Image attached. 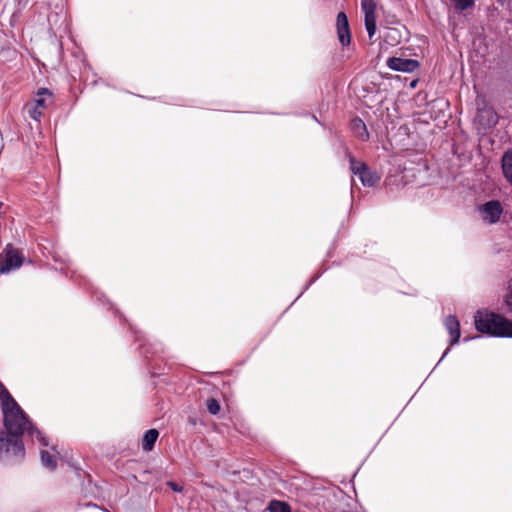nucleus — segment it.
<instances>
[{
	"mask_svg": "<svg viewBox=\"0 0 512 512\" xmlns=\"http://www.w3.org/2000/svg\"><path fill=\"white\" fill-rule=\"evenodd\" d=\"M0 401L3 413V423L6 433L0 435V457L9 454L24 456L22 435L27 432L36 438L42 446H48V439L33 426L26 413L11 396L6 387L0 383Z\"/></svg>",
	"mask_w": 512,
	"mask_h": 512,
	"instance_id": "nucleus-1",
	"label": "nucleus"
},
{
	"mask_svg": "<svg viewBox=\"0 0 512 512\" xmlns=\"http://www.w3.org/2000/svg\"><path fill=\"white\" fill-rule=\"evenodd\" d=\"M474 324L480 333L499 338H512V321L500 314L479 310L474 316Z\"/></svg>",
	"mask_w": 512,
	"mask_h": 512,
	"instance_id": "nucleus-2",
	"label": "nucleus"
},
{
	"mask_svg": "<svg viewBox=\"0 0 512 512\" xmlns=\"http://www.w3.org/2000/svg\"><path fill=\"white\" fill-rule=\"evenodd\" d=\"M350 168L364 186L374 187L380 181V175L377 172L369 169L365 163L356 161L352 156L350 157Z\"/></svg>",
	"mask_w": 512,
	"mask_h": 512,
	"instance_id": "nucleus-3",
	"label": "nucleus"
},
{
	"mask_svg": "<svg viewBox=\"0 0 512 512\" xmlns=\"http://www.w3.org/2000/svg\"><path fill=\"white\" fill-rule=\"evenodd\" d=\"M481 219L487 224H495L500 220L503 207L500 201L491 200L479 207Z\"/></svg>",
	"mask_w": 512,
	"mask_h": 512,
	"instance_id": "nucleus-4",
	"label": "nucleus"
},
{
	"mask_svg": "<svg viewBox=\"0 0 512 512\" xmlns=\"http://www.w3.org/2000/svg\"><path fill=\"white\" fill-rule=\"evenodd\" d=\"M46 97L51 98L52 94L49 90L42 88L38 91L35 100L26 105L27 113L32 119L38 121L41 118L43 110L47 106Z\"/></svg>",
	"mask_w": 512,
	"mask_h": 512,
	"instance_id": "nucleus-5",
	"label": "nucleus"
},
{
	"mask_svg": "<svg viewBox=\"0 0 512 512\" xmlns=\"http://www.w3.org/2000/svg\"><path fill=\"white\" fill-rule=\"evenodd\" d=\"M22 261L23 258L21 253L18 250L7 246L5 249L4 260L0 263V272L8 273L11 270L18 269L22 265Z\"/></svg>",
	"mask_w": 512,
	"mask_h": 512,
	"instance_id": "nucleus-6",
	"label": "nucleus"
},
{
	"mask_svg": "<svg viewBox=\"0 0 512 512\" xmlns=\"http://www.w3.org/2000/svg\"><path fill=\"white\" fill-rule=\"evenodd\" d=\"M361 7L365 15V27L370 38L376 32V4L373 0H362Z\"/></svg>",
	"mask_w": 512,
	"mask_h": 512,
	"instance_id": "nucleus-7",
	"label": "nucleus"
},
{
	"mask_svg": "<svg viewBox=\"0 0 512 512\" xmlns=\"http://www.w3.org/2000/svg\"><path fill=\"white\" fill-rule=\"evenodd\" d=\"M336 28L339 42L343 46H348L351 42V34L348 18L344 12H340L336 19Z\"/></svg>",
	"mask_w": 512,
	"mask_h": 512,
	"instance_id": "nucleus-8",
	"label": "nucleus"
},
{
	"mask_svg": "<svg viewBox=\"0 0 512 512\" xmlns=\"http://www.w3.org/2000/svg\"><path fill=\"white\" fill-rule=\"evenodd\" d=\"M387 66L395 71L413 72L419 66L418 61L413 59H403L399 57H391L387 60Z\"/></svg>",
	"mask_w": 512,
	"mask_h": 512,
	"instance_id": "nucleus-9",
	"label": "nucleus"
},
{
	"mask_svg": "<svg viewBox=\"0 0 512 512\" xmlns=\"http://www.w3.org/2000/svg\"><path fill=\"white\" fill-rule=\"evenodd\" d=\"M476 121L483 126V128H490L497 124L498 116L490 107L479 109L476 115Z\"/></svg>",
	"mask_w": 512,
	"mask_h": 512,
	"instance_id": "nucleus-10",
	"label": "nucleus"
},
{
	"mask_svg": "<svg viewBox=\"0 0 512 512\" xmlns=\"http://www.w3.org/2000/svg\"><path fill=\"white\" fill-rule=\"evenodd\" d=\"M444 326L450 335V346H453L459 342L461 335L460 323L456 316L449 315L444 320Z\"/></svg>",
	"mask_w": 512,
	"mask_h": 512,
	"instance_id": "nucleus-11",
	"label": "nucleus"
},
{
	"mask_svg": "<svg viewBox=\"0 0 512 512\" xmlns=\"http://www.w3.org/2000/svg\"><path fill=\"white\" fill-rule=\"evenodd\" d=\"M351 129L353 133L362 141H366L369 138V133L365 123L360 118H354L351 120Z\"/></svg>",
	"mask_w": 512,
	"mask_h": 512,
	"instance_id": "nucleus-12",
	"label": "nucleus"
},
{
	"mask_svg": "<svg viewBox=\"0 0 512 512\" xmlns=\"http://www.w3.org/2000/svg\"><path fill=\"white\" fill-rule=\"evenodd\" d=\"M502 170L507 181L512 185V148L502 156Z\"/></svg>",
	"mask_w": 512,
	"mask_h": 512,
	"instance_id": "nucleus-13",
	"label": "nucleus"
},
{
	"mask_svg": "<svg viewBox=\"0 0 512 512\" xmlns=\"http://www.w3.org/2000/svg\"><path fill=\"white\" fill-rule=\"evenodd\" d=\"M158 436L159 432L156 429H150L146 431L142 439L143 450L146 452L151 451L155 445Z\"/></svg>",
	"mask_w": 512,
	"mask_h": 512,
	"instance_id": "nucleus-14",
	"label": "nucleus"
},
{
	"mask_svg": "<svg viewBox=\"0 0 512 512\" xmlns=\"http://www.w3.org/2000/svg\"><path fill=\"white\" fill-rule=\"evenodd\" d=\"M267 510L269 512H291L290 506L286 502L279 500L270 501Z\"/></svg>",
	"mask_w": 512,
	"mask_h": 512,
	"instance_id": "nucleus-15",
	"label": "nucleus"
},
{
	"mask_svg": "<svg viewBox=\"0 0 512 512\" xmlns=\"http://www.w3.org/2000/svg\"><path fill=\"white\" fill-rule=\"evenodd\" d=\"M41 462L43 466H45L48 469H55L56 467V460L53 455H51L49 452L42 450L40 453Z\"/></svg>",
	"mask_w": 512,
	"mask_h": 512,
	"instance_id": "nucleus-16",
	"label": "nucleus"
},
{
	"mask_svg": "<svg viewBox=\"0 0 512 512\" xmlns=\"http://www.w3.org/2000/svg\"><path fill=\"white\" fill-rule=\"evenodd\" d=\"M206 405H207V409L210 414L217 415L219 413L220 404L216 399H214V398L208 399Z\"/></svg>",
	"mask_w": 512,
	"mask_h": 512,
	"instance_id": "nucleus-17",
	"label": "nucleus"
},
{
	"mask_svg": "<svg viewBox=\"0 0 512 512\" xmlns=\"http://www.w3.org/2000/svg\"><path fill=\"white\" fill-rule=\"evenodd\" d=\"M455 7L458 10H465L473 4V0H454Z\"/></svg>",
	"mask_w": 512,
	"mask_h": 512,
	"instance_id": "nucleus-18",
	"label": "nucleus"
},
{
	"mask_svg": "<svg viewBox=\"0 0 512 512\" xmlns=\"http://www.w3.org/2000/svg\"><path fill=\"white\" fill-rule=\"evenodd\" d=\"M167 485L175 492H182L183 488L175 482H168Z\"/></svg>",
	"mask_w": 512,
	"mask_h": 512,
	"instance_id": "nucleus-19",
	"label": "nucleus"
},
{
	"mask_svg": "<svg viewBox=\"0 0 512 512\" xmlns=\"http://www.w3.org/2000/svg\"><path fill=\"white\" fill-rule=\"evenodd\" d=\"M507 303H508L509 305H512V288H511V292H510V294H509V296H508Z\"/></svg>",
	"mask_w": 512,
	"mask_h": 512,
	"instance_id": "nucleus-20",
	"label": "nucleus"
},
{
	"mask_svg": "<svg viewBox=\"0 0 512 512\" xmlns=\"http://www.w3.org/2000/svg\"><path fill=\"white\" fill-rule=\"evenodd\" d=\"M448 353H449V348H447V349L445 350V352H444V354H443V356H442L441 360H442V359H443V358H444Z\"/></svg>",
	"mask_w": 512,
	"mask_h": 512,
	"instance_id": "nucleus-21",
	"label": "nucleus"
}]
</instances>
